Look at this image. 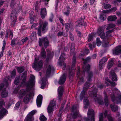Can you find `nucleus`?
I'll return each mask as SVG.
<instances>
[{
	"mask_svg": "<svg viewBox=\"0 0 121 121\" xmlns=\"http://www.w3.org/2000/svg\"><path fill=\"white\" fill-rule=\"evenodd\" d=\"M27 73L25 71L21 77V79L22 80L21 84L22 85L25 84L26 87V90H22L20 91L18 98L20 99L22 98L26 94H29V91L30 90H33L34 89L35 82V77L33 75L30 76L29 80L26 82H25L26 79V75Z\"/></svg>",
	"mask_w": 121,
	"mask_h": 121,
	"instance_id": "1",
	"label": "nucleus"
},
{
	"mask_svg": "<svg viewBox=\"0 0 121 121\" xmlns=\"http://www.w3.org/2000/svg\"><path fill=\"white\" fill-rule=\"evenodd\" d=\"M91 58L90 57H88L86 59L84 60L83 63L84 65L83 66V73L85 72H86L88 73V76L87 78V81H90L91 80V78L92 76V73L91 71L89 72L90 69V66L89 65H86L87 62H89L91 60Z\"/></svg>",
	"mask_w": 121,
	"mask_h": 121,
	"instance_id": "2",
	"label": "nucleus"
},
{
	"mask_svg": "<svg viewBox=\"0 0 121 121\" xmlns=\"http://www.w3.org/2000/svg\"><path fill=\"white\" fill-rule=\"evenodd\" d=\"M4 104V100L1 98H0V109L2 108L0 112V119L2 118L8 113V111L5 109L2 108Z\"/></svg>",
	"mask_w": 121,
	"mask_h": 121,
	"instance_id": "3",
	"label": "nucleus"
},
{
	"mask_svg": "<svg viewBox=\"0 0 121 121\" xmlns=\"http://www.w3.org/2000/svg\"><path fill=\"white\" fill-rule=\"evenodd\" d=\"M85 92V91L84 90L82 91L80 95V99L82 101L84 98L83 102L84 105V108H87L89 105V102L87 97L86 95Z\"/></svg>",
	"mask_w": 121,
	"mask_h": 121,
	"instance_id": "4",
	"label": "nucleus"
},
{
	"mask_svg": "<svg viewBox=\"0 0 121 121\" xmlns=\"http://www.w3.org/2000/svg\"><path fill=\"white\" fill-rule=\"evenodd\" d=\"M78 106H73L71 109V113L70 115V117L73 118H75L77 117L78 114L79 113L78 111Z\"/></svg>",
	"mask_w": 121,
	"mask_h": 121,
	"instance_id": "5",
	"label": "nucleus"
},
{
	"mask_svg": "<svg viewBox=\"0 0 121 121\" xmlns=\"http://www.w3.org/2000/svg\"><path fill=\"white\" fill-rule=\"evenodd\" d=\"M36 112L37 111L36 110H32L25 117L24 121H34L33 116Z\"/></svg>",
	"mask_w": 121,
	"mask_h": 121,
	"instance_id": "6",
	"label": "nucleus"
},
{
	"mask_svg": "<svg viewBox=\"0 0 121 121\" xmlns=\"http://www.w3.org/2000/svg\"><path fill=\"white\" fill-rule=\"evenodd\" d=\"M36 59H35L34 64L32 65V67L36 70L39 71L41 69L43 66L42 62L41 60L37 62H36Z\"/></svg>",
	"mask_w": 121,
	"mask_h": 121,
	"instance_id": "7",
	"label": "nucleus"
},
{
	"mask_svg": "<svg viewBox=\"0 0 121 121\" xmlns=\"http://www.w3.org/2000/svg\"><path fill=\"white\" fill-rule=\"evenodd\" d=\"M94 114V113L93 110L92 109H89L88 111L87 115L88 117L89 116H91V120L89 119L88 118H84L85 121H95Z\"/></svg>",
	"mask_w": 121,
	"mask_h": 121,
	"instance_id": "8",
	"label": "nucleus"
},
{
	"mask_svg": "<svg viewBox=\"0 0 121 121\" xmlns=\"http://www.w3.org/2000/svg\"><path fill=\"white\" fill-rule=\"evenodd\" d=\"M76 62V57L75 56H73V58L72 59V67L71 69H69L70 70V78H72L73 77V74L74 73V71L75 69L74 67L75 66V64Z\"/></svg>",
	"mask_w": 121,
	"mask_h": 121,
	"instance_id": "9",
	"label": "nucleus"
},
{
	"mask_svg": "<svg viewBox=\"0 0 121 121\" xmlns=\"http://www.w3.org/2000/svg\"><path fill=\"white\" fill-rule=\"evenodd\" d=\"M112 101L114 103L118 104L121 102V95H119L115 97L114 93H112L111 95Z\"/></svg>",
	"mask_w": 121,
	"mask_h": 121,
	"instance_id": "10",
	"label": "nucleus"
},
{
	"mask_svg": "<svg viewBox=\"0 0 121 121\" xmlns=\"http://www.w3.org/2000/svg\"><path fill=\"white\" fill-rule=\"evenodd\" d=\"M65 55L64 53L62 54L60 56L59 59L58 63L60 66H63V69H64L66 67V65L64 63L65 58L64 57Z\"/></svg>",
	"mask_w": 121,
	"mask_h": 121,
	"instance_id": "11",
	"label": "nucleus"
},
{
	"mask_svg": "<svg viewBox=\"0 0 121 121\" xmlns=\"http://www.w3.org/2000/svg\"><path fill=\"white\" fill-rule=\"evenodd\" d=\"M105 28L103 26L99 27L98 29L97 33L99 36H100V38L104 39L105 37V34L104 31V30Z\"/></svg>",
	"mask_w": 121,
	"mask_h": 121,
	"instance_id": "12",
	"label": "nucleus"
},
{
	"mask_svg": "<svg viewBox=\"0 0 121 121\" xmlns=\"http://www.w3.org/2000/svg\"><path fill=\"white\" fill-rule=\"evenodd\" d=\"M41 23V27L42 26V31L43 32V33L45 32H46L48 30L47 27L48 25V22L46 21H45L43 22H42L41 23L40 22V23ZM40 23H39L40 24Z\"/></svg>",
	"mask_w": 121,
	"mask_h": 121,
	"instance_id": "13",
	"label": "nucleus"
},
{
	"mask_svg": "<svg viewBox=\"0 0 121 121\" xmlns=\"http://www.w3.org/2000/svg\"><path fill=\"white\" fill-rule=\"evenodd\" d=\"M9 81H11V79L8 78H6L5 79L4 81L5 84H3L2 83L0 85V91L1 90L3 89L4 88H5V86L7 87L8 86V82Z\"/></svg>",
	"mask_w": 121,
	"mask_h": 121,
	"instance_id": "14",
	"label": "nucleus"
},
{
	"mask_svg": "<svg viewBox=\"0 0 121 121\" xmlns=\"http://www.w3.org/2000/svg\"><path fill=\"white\" fill-rule=\"evenodd\" d=\"M114 54L117 55L121 53V45L118 46L114 48L113 50Z\"/></svg>",
	"mask_w": 121,
	"mask_h": 121,
	"instance_id": "15",
	"label": "nucleus"
},
{
	"mask_svg": "<svg viewBox=\"0 0 121 121\" xmlns=\"http://www.w3.org/2000/svg\"><path fill=\"white\" fill-rule=\"evenodd\" d=\"M58 98L59 100H61V97L63 95V87L62 86H60L58 89Z\"/></svg>",
	"mask_w": 121,
	"mask_h": 121,
	"instance_id": "16",
	"label": "nucleus"
},
{
	"mask_svg": "<svg viewBox=\"0 0 121 121\" xmlns=\"http://www.w3.org/2000/svg\"><path fill=\"white\" fill-rule=\"evenodd\" d=\"M54 70V67L52 65H49L48 68L46 71V77L47 78L49 77L51 72H53Z\"/></svg>",
	"mask_w": 121,
	"mask_h": 121,
	"instance_id": "17",
	"label": "nucleus"
},
{
	"mask_svg": "<svg viewBox=\"0 0 121 121\" xmlns=\"http://www.w3.org/2000/svg\"><path fill=\"white\" fill-rule=\"evenodd\" d=\"M43 96L41 95H39L38 96L36 99V103L38 107H40L41 106Z\"/></svg>",
	"mask_w": 121,
	"mask_h": 121,
	"instance_id": "18",
	"label": "nucleus"
},
{
	"mask_svg": "<svg viewBox=\"0 0 121 121\" xmlns=\"http://www.w3.org/2000/svg\"><path fill=\"white\" fill-rule=\"evenodd\" d=\"M98 92L97 89L96 88H95L91 91L89 92L88 94L91 97L95 98L97 96Z\"/></svg>",
	"mask_w": 121,
	"mask_h": 121,
	"instance_id": "19",
	"label": "nucleus"
},
{
	"mask_svg": "<svg viewBox=\"0 0 121 121\" xmlns=\"http://www.w3.org/2000/svg\"><path fill=\"white\" fill-rule=\"evenodd\" d=\"M47 55L46 58V61H48L49 59L52 58L53 56V52L52 51L48 49L47 50Z\"/></svg>",
	"mask_w": 121,
	"mask_h": 121,
	"instance_id": "20",
	"label": "nucleus"
},
{
	"mask_svg": "<svg viewBox=\"0 0 121 121\" xmlns=\"http://www.w3.org/2000/svg\"><path fill=\"white\" fill-rule=\"evenodd\" d=\"M40 16L42 19L44 18L47 15V12L46 8H41L40 12Z\"/></svg>",
	"mask_w": 121,
	"mask_h": 121,
	"instance_id": "21",
	"label": "nucleus"
},
{
	"mask_svg": "<svg viewBox=\"0 0 121 121\" xmlns=\"http://www.w3.org/2000/svg\"><path fill=\"white\" fill-rule=\"evenodd\" d=\"M66 79L65 74H64L60 77L58 83L60 85L63 84L66 80Z\"/></svg>",
	"mask_w": 121,
	"mask_h": 121,
	"instance_id": "22",
	"label": "nucleus"
},
{
	"mask_svg": "<svg viewBox=\"0 0 121 121\" xmlns=\"http://www.w3.org/2000/svg\"><path fill=\"white\" fill-rule=\"evenodd\" d=\"M110 74L112 77V80L113 81H116L117 80V76L114 70H111L110 72Z\"/></svg>",
	"mask_w": 121,
	"mask_h": 121,
	"instance_id": "23",
	"label": "nucleus"
},
{
	"mask_svg": "<svg viewBox=\"0 0 121 121\" xmlns=\"http://www.w3.org/2000/svg\"><path fill=\"white\" fill-rule=\"evenodd\" d=\"M9 34V38L12 39L13 36V33L11 31H10L9 29H7L6 31V34L5 37L6 38H7L8 37Z\"/></svg>",
	"mask_w": 121,
	"mask_h": 121,
	"instance_id": "24",
	"label": "nucleus"
},
{
	"mask_svg": "<svg viewBox=\"0 0 121 121\" xmlns=\"http://www.w3.org/2000/svg\"><path fill=\"white\" fill-rule=\"evenodd\" d=\"M16 14V12L15 10H13L11 14V18L12 20H17V17Z\"/></svg>",
	"mask_w": 121,
	"mask_h": 121,
	"instance_id": "25",
	"label": "nucleus"
},
{
	"mask_svg": "<svg viewBox=\"0 0 121 121\" xmlns=\"http://www.w3.org/2000/svg\"><path fill=\"white\" fill-rule=\"evenodd\" d=\"M8 92L5 88L3 89L1 93V95L3 98H5L8 95Z\"/></svg>",
	"mask_w": 121,
	"mask_h": 121,
	"instance_id": "26",
	"label": "nucleus"
},
{
	"mask_svg": "<svg viewBox=\"0 0 121 121\" xmlns=\"http://www.w3.org/2000/svg\"><path fill=\"white\" fill-rule=\"evenodd\" d=\"M30 95L29 94L26 95L24 98L23 99V102L25 104H27L29 101L30 99Z\"/></svg>",
	"mask_w": 121,
	"mask_h": 121,
	"instance_id": "27",
	"label": "nucleus"
},
{
	"mask_svg": "<svg viewBox=\"0 0 121 121\" xmlns=\"http://www.w3.org/2000/svg\"><path fill=\"white\" fill-rule=\"evenodd\" d=\"M40 55L42 58H45L46 57V52L45 50L43 48H42Z\"/></svg>",
	"mask_w": 121,
	"mask_h": 121,
	"instance_id": "28",
	"label": "nucleus"
},
{
	"mask_svg": "<svg viewBox=\"0 0 121 121\" xmlns=\"http://www.w3.org/2000/svg\"><path fill=\"white\" fill-rule=\"evenodd\" d=\"M82 75L81 73H80L79 69H78L77 72V77L79 78L80 79V81L79 82H83L84 81L83 78L82 77Z\"/></svg>",
	"mask_w": 121,
	"mask_h": 121,
	"instance_id": "29",
	"label": "nucleus"
},
{
	"mask_svg": "<svg viewBox=\"0 0 121 121\" xmlns=\"http://www.w3.org/2000/svg\"><path fill=\"white\" fill-rule=\"evenodd\" d=\"M104 60V61L103 62H102V61H99V68L100 69H102L103 68V66L104 65L105 63L107 61V60L106 58H104L103 59Z\"/></svg>",
	"mask_w": 121,
	"mask_h": 121,
	"instance_id": "30",
	"label": "nucleus"
},
{
	"mask_svg": "<svg viewBox=\"0 0 121 121\" xmlns=\"http://www.w3.org/2000/svg\"><path fill=\"white\" fill-rule=\"evenodd\" d=\"M42 81L41 86L40 88L42 89L44 88L45 86L46 85V83L47 82V80L46 78H43L41 80Z\"/></svg>",
	"mask_w": 121,
	"mask_h": 121,
	"instance_id": "31",
	"label": "nucleus"
},
{
	"mask_svg": "<svg viewBox=\"0 0 121 121\" xmlns=\"http://www.w3.org/2000/svg\"><path fill=\"white\" fill-rule=\"evenodd\" d=\"M43 42L44 44V46L45 48H46L48 45L49 42L47 37L43 38Z\"/></svg>",
	"mask_w": 121,
	"mask_h": 121,
	"instance_id": "32",
	"label": "nucleus"
},
{
	"mask_svg": "<svg viewBox=\"0 0 121 121\" xmlns=\"http://www.w3.org/2000/svg\"><path fill=\"white\" fill-rule=\"evenodd\" d=\"M104 101L105 105L107 106L109 103L108 98L105 92H104Z\"/></svg>",
	"mask_w": 121,
	"mask_h": 121,
	"instance_id": "33",
	"label": "nucleus"
},
{
	"mask_svg": "<svg viewBox=\"0 0 121 121\" xmlns=\"http://www.w3.org/2000/svg\"><path fill=\"white\" fill-rule=\"evenodd\" d=\"M77 22L78 24L77 25V26L78 27L80 26L81 25L85 26L86 25V23L84 22L82 20H78L77 21Z\"/></svg>",
	"mask_w": 121,
	"mask_h": 121,
	"instance_id": "34",
	"label": "nucleus"
},
{
	"mask_svg": "<svg viewBox=\"0 0 121 121\" xmlns=\"http://www.w3.org/2000/svg\"><path fill=\"white\" fill-rule=\"evenodd\" d=\"M111 109L113 112H115L117 111L118 108V107L115 104H111L110 105Z\"/></svg>",
	"mask_w": 121,
	"mask_h": 121,
	"instance_id": "35",
	"label": "nucleus"
},
{
	"mask_svg": "<svg viewBox=\"0 0 121 121\" xmlns=\"http://www.w3.org/2000/svg\"><path fill=\"white\" fill-rule=\"evenodd\" d=\"M117 19V17L115 15H111L109 16L107 19L109 21H114Z\"/></svg>",
	"mask_w": 121,
	"mask_h": 121,
	"instance_id": "36",
	"label": "nucleus"
},
{
	"mask_svg": "<svg viewBox=\"0 0 121 121\" xmlns=\"http://www.w3.org/2000/svg\"><path fill=\"white\" fill-rule=\"evenodd\" d=\"M107 111L106 110L105 112L104 113L105 117H107L109 121H113L112 117L110 115H107Z\"/></svg>",
	"mask_w": 121,
	"mask_h": 121,
	"instance_id": "37",
	"label": "nucleus"
},
{
	"mask_svg": "<svg viewBox=\"0 0 121 121\" xmlns=\"http://www.w3.org/2000/svg\"><path fill=\"white\" fill-rule=\"evenodd\" d=\"M114 30L113 29L108 30L107 31L106 33V36H105V37L104 39H106L108 37H110L111 36V33Z\"/></svg>",
	"mask_w": 121,
	"mask_h": 121,
	"instance_id": "38",
	"label": "nucleus"
},
{
	"mask_svg": "<svg viewBox=\"0 0 121 121\" xmlns=\"http://www.w3.org/2000/svg\"><path fill=\"white\" fill-rule=\"evenodd\" d=\"M17 70L19 73H21L24 71V66L18 67L17 68Z\"/></svg>",
	"mask_w": 121,
	"mask_h": 121,
	"instance_id": "39",
	"label": "nucleus"
},
{
	"mask_svg": "<svg viewBox=\"0 0 121 121\" xmlns=\"http://www.w3.org/2000/svg\"><path fill=\"white\" fill-rule=\"evenodd\" d=\"M56 101L55 100H52L51 101L48 106L53 108H54L56 105Z\"/></svg>",
	"mask_w": 121,
	"mask_h": 121,
	"instance_id": "40",
	"label": "nucleus"
},
{
	"mask_svg": "<svg viewBox=\"0 0 121 121\" xmlns=\"http://www.w3.org/2000/svg\"><path fill=\"white\" fill-rule=\"evenodd\" d=\"M54 108L48 106L47 109L48 113L49 114L52 113L54 111Z\"/></svg>",
	"mask_w": 121,
	"mask_h": 121,
	"instance_id": "41",
	"label": "nucleus"
},
{
	"mask_svg": "<svg viewBox=\"0 0 121 121\" xmlns=\"http://www.w3.org/2000/svg\"><path fill=\"white\" fill-rule=\"evenodd\" d=\"M16 73V71L15 69H14L11 72V77L13 79L14 78Z\"/></svg>",
	"mask_w": 121,
	"mask_h": 121,
	"instance_id": "42",
	"label": "nucleus"
},
{
	"mask_svg": "<svg viewBox=\"0 0 121 121\" xmlns=\"http://www.w3.org/2000/svg\"><path fill=\"white\" fill-rule=\"evenodd\" d=\"M113 64V60H112L110 61L108 64L107 66L108 68L109 69L110 68H111Z\"/></svg>",
	"mask_w": 121,
	"mask_h": 121,
	"instance_id": "43",
	"label": "nucleus"
},
{
	"mask_svg": "<svg viewBox=\"0 0 121 121\" xmlns=\"http://www.w3.org/2000/svg\"><path fill=\"white\" fill-rule=\"evenodd\" d=\"M65 104V103H64V104H62V106L61 107V108H60V110L59 112V113L58 114V115H57L58 117H61V115L62 112V111L63 109V108L64 107V105Z\"/></svg>",
	"mask_w": 121,
	"mask_h": 121,
	"instance_id": "44",
	"label": "nucleus"
},
{
	"mask_svg": "<svg viewBox=\"0 0 121 121\" xmlns=\"http://www.w3.org/2000/svg\"><path fill=\"white\" fill-rule=\"evenodd\" d=\"M115 26V25L114 24H109L106 29L107 30H109L114 27Z\"/></svg>",
	"mask_w": 121,
	"mask_h": 121,
	"instance_id": "45",
	"label": "nucleus"
},
{
	"mask_svg": "<svg viewBox=\"0 0 121 121\" xmlns=\"http://www.w3.org/2000/svg\"><path fill=\"white\" fill-rule=\"evenodd\" d=\"M36 34L35 32L33 31L31 35V38L33 40L36 38Z\"/></svg>",
	"mask_w": 121,
	"mask_h": 121,
	"instance_id": "46",
	"label": "nucleus"
},
{
	"mask_svg": "<svg viewBox=\"0 0 121 121\" xmlns=\"http://www.w3.org/2000/svg\"><path fill=\"white\" fill-rule=\"evenodd\" d=\"M105 79L108 82L110 83L112 86H115L116 85V84L115 82L110 81L107 78H106Z\"/></svg>",
	"mask_w": 121,
	"mask_h": 121,
	"instance_id": "47",
	"label": "nucleus"
},
{
	"mask_svg": "<svg viewBox=\"0 0 121 121\" xmlns=\"http://www.w3.org/2000/svg\"><path fill=\"white\" fill-rule=\"evenodd\" d=\"M99 18L101 20L104 21L106 19V17L105 15H104L102 13L100 14Z\"/></svg>",
	"mask_w": 121,
	"mask_h": 121,
	"instance_id": "48",
	"label": "nucleus"
},
{
	"mask_svg": "<svg viewBox=\"0 0 121 121\" xmlns=\"http://www.w3.org/2000/svg\"><path fill=\"white\" fill-rule=\"evenodd\" d=\"M41 121H46L47 118L43 115H41L39 118Z\"/></svg>",
	"mask_w": 121,
	"mask_h": 121,
	"instance_id": "49",
	"label": "nucleus"
},
{
	"mask_svg": "<svg viewBox=\"0 0 121 121\" xmlns=\"http://www.w3.org/2000/svg\"><path fill=\"white\" fill-rule=\"evenodd\" d=\"M103 6L105 9H109L111 7V6L108 4H104Z\"/></svg>",
	"mask_w": 121,
	"mask_h": 121,
	"instance_id": "50",
	"label": "nucleus"
},
{
	"mask_svg": "<svg viewBox=\"0 0 121 121\" xmlns=\"http://www.w3.org/2000/svg\"><path fill=\"white\" fill-rule=\"evenodd\" d=\"M65 25L66 30H68L69 28L70 27H71L72 26L71 24H69L68 23H66L65 24Z\"/></svg>",
	"mask_w": 121,
	"mask_h": 121,
	"instance_id": "51",
	"label": "nucleus"
},
{
	"mask_svg": "<svg viewBox=\"0 0 121 121\" xmlns=\"http://www.w3.org/2000/svg\"><path fill=\"white\" fill-rule=\"evenodd\" d=\"M90 84L89 82H86L84 85V87H83L84 89L85 90L90 87L89 86Z\"/></svg>",
	"mask_w": 121,
	"mask_h": 121,
	"instance_id": "52",
	"label": "nucleus"
},
{
	"mask_svg": "<svg viewBox=\"0 0 121 121\" xmlns=\"http://www.w3.org/2000/svg\"><path fill=\"white\" fill-rule=\"evenodd\" d=\"M97 44L98 46H100L101 44V42L100 41V39L99 38H97L96 39Z\"/></svg>",
	"mask_w": 121,
	"mask_h": 121,
	"instance_id": "53",
	"label": "nucleus"
},
{
	"mask_svg": "<svg viewBox=\"0 0 121 121\" xmlns=\"http://www.w3.org/2000/svg\"><path fill=\"white\" fill-rule=\"evenodd\" d=\"M95 102L97 101V102L100 105H103L104 104V102L101 100L98 99H97V100H96L95 99Z\"/></svg>",
	"mask_w": 121,
	"mask_h": 121,
	"instance_id": "54",
	"label": "nucleus"
},
{
	"mask_svg": "<svg viewBox=\"0 0 121 121\" xmlns=\"http://www.w3.org/2000/svg\"><path fill=\"white\" fill-rule=\"evenodd\" d=\"M38 2H36L35 5V10L36 12H38V10H39V6H38Z\"/></svg>",
	"mask_w": 121,
	"mask_h": 121,
	"instance_id": "55",
	"label": "nucleus"
},
{
	"mask_svg": "<svg viewBox=\"0 0 121 121\" xmlns=\"http://www.w3.org/2000/svg\"><path fill=\"white\" fill-rule=\"evenodd\" d=\"M117 8L116 7H115L111 8L109 10V13H112L115 12L117 10Z\"/></svg>",
	"mask_w": 121,
	"mask_h": 121,
	"instance_id": "56",
	"label": "nucleus"
},
{
	"mask_svg": "<svg viewBox=\"0 0 121 121\" xmlns=\"http://www.w3.org/2000/svg\"><path fill=\"white\" fill-rule=\"evenodd\" d=\"M19 78L18 77L16 78L14 81V83L16 85H18L19 82Z\"/></svg>",
	"mask_w": 121,
	"mask_h": 121,
	"instance_id": "57",
	"label": "nucleus"
},
{
	"mask_svg": "<svg viewBox=\"0 0 121 121\" xmlns=\"http://www.w3.org/2000/svg\"><path fill=\"white\" fill-rule=\"evenodd\" d=\"M103 113H101L100 114L99 117V121H103Z\"/></svg>",
	"mask_w": 121,
	"mask_h": 121,
	"instance_id": "58",
	"label": "nucleus"
},
{
	"mask_svg": "<svg viewBox=\"0 0 121 121\" xmlns=\"http://www.w3.org/2000/svg\"><path fill=\"white\" fill-rule=\"evenodd\" d=\"M69 104L70 103H69L67 104V106L66 108H65V110L64 111L65 112H67L68 111V110L69 108Z\"/></svg>",
	"mask_w": 121,
	"mask_h": 121,
	"instance_id": "59",
	"label": "nucleus"
},
{
	"mask_svg": "<svg viewBox=\"0 0 121 121\" xmlns=\"http://www.w3.org/2000/svg\"><path fill=\"white\" fill-rule=\"evenodd\" d=\"M20 102H18L16 104L15 107V109H17L20 106Z\"/></svg>",
	"mask_w": 121,
	"mask_h": 121,
	"instance_id": "60",
	"label": "nucleus"
},
{
	"mask_svg": "<svg viewBox=\"0 0 121 121\" xmlns=\"http://www.w3.org/2000/svg\"><path fill=\"white\" fill-rule=\"evenodd\" d=\"M40 27H39V28L38 30V35H39L40 36H41V23H40Z\"/></svg>",
	"mask_w": 121,
	"mask_h": 121,
	"instance_id": "61",
	"label": "nucleus"
},
{
	"mask_svg": "<svg viewBox=\"0 0 121 121\" xmlns=\"http://www.w3.org/2000/svg\"><path fill=\"white\" fill-rule=\"evenodd\" d=\"M51 17L49 18V21L51 22H52L54 16L52 13H51Z\"/></svg>",
	"mask_w": 121,
	"mask_h": 121,
	"instance_id": "62",
	"label": "nucleus"
},
{
	"mask_svg": "<svg viewBox=\"0 0 121 121\" xmlns=\"http://www.w3.org/2000/svg\"><path fill=\"white\" fill-rule=\"evenodd\" d=\"M93 39V36L91 34H90L89 36V38L88 39V41L90 42L91 40Z\"/></svg>",
	"mask_w": 121,
	"mask_h": 121,
	"instance_id": "63",
	"label": "nucleus"
},
{
	"mask_svg": "<svg viewBox=\"0 0 121 121\" xmlns=\"http://www.w3.org/2000/svg\"><path fill=\"white\" fill-rule=\"evenodd\" d=\"M28 40V38L27 37H26L22 39L21 40V41L24 43V42Z\"/></svg>",
	"mask_w": 121,
	"mask_h": 121,
	"instance_id": "64",
	"label": "nucleus"
}]
</instances>
